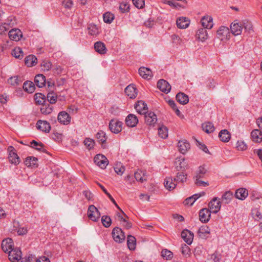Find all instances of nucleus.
I'll use <instances>...</instances> for the list:
<instances>
[{
	"mask_svg": "<svg viewBox=\"0 0 262 262\" xmlns=\"http://www.w3.org/2000/svg\"><path fill=\"white\" fill-rule=\"evenodd\" d=\"M157 87L161 90V91L167 94L171 90V85L168 82L164 80L160 79L157 82Z\"/></svg>",
	"mask_w": 262,
	"mask_h": 262,
	"instance_id": "obj_12",
	"label": "nucleus"
},
{
	"mask_svg": "<svg viewBox=\"0 0 262 262\" xmlns=\"http://www.w3.org/2000/svg\"><path fill=\"white\" fill-rule=\"evenodd\" d=\"M14 247L13 242L11 238H7L4 239L1 244L2 250L5 252H7Z\"/></svg>",
	"mask_w": 262,
	"mask_h": 262,
	"instance_id": "obj_19",
	"label": "nucleus"
},
{
	"mask_svg": "<svg viewBox=\"0 0 262 262\" xmlns=\"http://www.w3.org/2000/svg\"><path fill=\"white\" fill-rule=\"evenodd\" d=\"M8 150L9 151V160L10 162L15 165H18L20 163V159L14 151V147L13 146H9Z\"/></svg>",
	"mask_w": 262,
	"mask_h": 262,
	"instance_id": "obj_8",
	"label": "nucleus"
},
{
	"mask_svg": "<svg viewBox=\"0 0 262 262\" xmlns=\"http://www.w3.org/2000/svg\"><path fill=\"white\" fill-rule=\"evenodd\" d=\"M212 21L213 19L212 17L207 15L204 16L202 18L201 23L204 28L210 29L213 26Z\"/></svg>",
	"mask_w": 262,
	"mask_h": 262,
	"instance_id": "obj_21",
	"label": "nucleus"
},
{
	"mask_svg": "<svg viewBox=\"0 0 262 262\" xmlns=\"http://www.w3.org/2000/svg\"><path fill=\"white\" fill-rule=\"evenodd\" d=\"M100 215L99 211L94 205H91L89 207L88 216L91 220L97 222L99 221Z\"/></svg>",
	"mask_w": 262,
	"mask_h": 262,
	"instance_id": "obj_2",
	"label": "nucleus"
},
{
	"mask_svg": "<svg viewBox=\"0 0 262 262\" xmlns=\"http://www.w3.org/2000/svg\"><path fill=\"white\" fill-rule=\"evenodd\" d=\"M101 222L103 225L106 227H109L112 223V220L111 217L107 215H103L101 217Z\"/></svg>",
	"mask_w": 262,
	"mask_h": 262,
	"instance_id": "obj_54",
	"label": "nucleus"
},
{
	"mask_svg": "<svg viewBox=\"0 0 262 262\" xmlns=\"http://www.w3.org/2000/svg\"><path fill=\"white\" fill-rule=\"evenodd\" d=\"M71 117L69 114L65 111H62L58 114V121L63 125H68L70 123Z\"/></svg>",
	"mask_w": 262,
	"mask_h": 262,
	"instance_id": "obj_9",
	"label": "nucleus"
},
{
	"mask_svg": "<svg viewBox=\"0 0 262 262\" xmlns=\"http://www.w3.org/2000/svg\"><path fill=\"white\" fill-rule=\"evenodd\" d=\"M190 24V20L186 17H181L177 20V27L180 29H185L187 28Z\"/></svg>",
	"mask_w": 262,
	"mask_h": 262,
	"instance_id": "obj_25",
	"label": "nucleus"
},
{
	"mask_svg": "<svg viewBox=\"0 0 262 262\" xmlns=\"http://www.w3.org/2000/svg\"><path fill=\"white\" fill-rule=\"evenodd\" d=\"M9 37L10 39L18 41L23 37L21 31L18 29H13L9 32Z\"/></svg>",
	"mask_w": 262,
	"mask_h": 262,
	"instance_id": "obj_14",
	"label": "nucleus"
},
{
	"mask_svg": "<svg viewBox=\"0 0 262 262\" xmlns=\"http://www.w3.org/2000/svg\"><path fill=\"white\" fill-rule=\"evenodd\" d=\"M25 62L26 65L28 67H31L37 63V58L33 55H29L26 57Z\"/></svg>",
	"mask_w": 262,
	"mask_h": 262,
	"instance_id": "obj_35",
	"label": "nucleus"
},
{
	"mask_svg": "<svg viewBox=\"0 0 262 262\" xmlns=\"http://www.w3.org/2000/svg\"><path fill=\"white\" fill-rule=\"evenodd\" d=\"M94 48L95 51L100 54H105L107 51L105 44L100 41L95 43Z\"/></svg>",
	"mask_w": 262,
	"mask_h": 262,
	"instance_id": "obj_27",
	"label": "nucleus"
},
{
	"mask_svg": "<svg viewBox=\"0 0 262 262\" xmlns=\"http://www.w3.org/2000/svg\"><path fill=\"white\" fill-rule=\"evenodd\" d=\"M12 55L16 58L21 59L24 56V53L20 47H15L12 51Z\"/></svg>",
	"mask_w": 262,
	"mask_h": 262,
	"instance_id": "obj_43",
	"label": "nucleus"
},
{
	"mask_svg": "<svg viewBox=\"0 0 262 262\" xmlns=\"http://www.w3.org/2000/svg\"><path fill=\"white\" fill-rule=\"evenodd\" d=\"M178 147H179L180 151L182 154H184L187 151V150L190 148V144L186 141H179L178 142Z\"/></svg>",
	"mask_w": 262,
	"mask_h": 262,
	"instance_id": "obj_38",
	"label": "nucleus"
},
{
	"mask_svg": "<svg viewBox=\"0 0 262 262\" xmlns=\"http://www.w3.org/2000/svg\"><path fill=\"white\" fill-rule=\"evenodd\" d=\"M219 137L222 142H227L231 138V135L227 129H223L219 133Z\"/></svg>",
	"mask_w": 262,
	"mask_h": 262,
	"instance_id": "obj_33",
	"label": "nucleus"
},
{
	"mask_svg": "<svg viewBox=\"0 0 262 262\" xmlns=\"http://www.w3.org/2000/svg\"><path fill=\"white\" fill-rule=\"evenodd\" d=\"M260 198V194L257 191L253 190L250 194V198L253 201L258 200Z\"/></svg>",
	"mask_w": 262,
	"mask_h": 262,
	"instance_id": "obj_62",
	"label": "nucleus"
},
{
	"mask_svg": "<svg viewBox=\"0 0 262 262\" xmlns=\"http://www.w3.org/2000/svg\"><path fill=\"white\" fill-rule=\"evenodd\" d=\"M196 38L200 41L203 42L205 41L208 37L207 31L206 28H199L196 32Z\"/></svg>",
	"mask_w": 262,
	"mask_h": 262,
	"instance_id": "obj_20",
	"label": "nucleus"
},
{
	"mask_svg": "<svg viewBox=\"0 0 262 262\" xmlns=\"http://www.w3.org/2000/svg\"><path fill=\"white\" fill-rule=\"evenodd\" d=\"M96 138L97 139L98 141L100 143H101V146L103 148H106L107 147L106 144L107 137L104 132L99 130L96 134Z\"/></svg>",
	"mask_w": 262,
	"mask_h": 262,
	"instance_id": "obj_22",
	"label": "nucleus"
},
{
	"mask_svg": "<svg viewBox=\"0 0 262 262\" xmlns=\"http://www.w3.org/2000/svg\"><path fill=\"white\" fill-rule=\"evenodd\" d=\"M209 210L213 213H217L221 207V202L220 199L215 197L213 198L208 203Z\"/></svg>",
	"mask_w": 262,
	"mask_h": 262,
	"instance_id": "obj_3",
	"label": "nucleus"
},
{
	"mask_svg": "<svg viewBox=\"0 0 262 262\" xmlns=\"http://www.w3.org/2000/svg\"><path fill=\"white\" fill-rule=\"evenodd\" d=\"M88 33L91 35H96L99 33V30L96 25H90L88 27Z\"/></svg>",
	"mask_w": 262,
	"mask_h": 262,
	"instance_id": "obj_55",
	"label": "nucleus"
},
{
	"mask_svg": "<svg viewBox=\"0 0 262 262\" xmlns=\"http://www.w3.org/2000/svg\"><path fill=\"white\" fill-rule=\"evenodd\" d=\"M34 99L39 104H42L46 101V96L41 93H36L35 95Z\"/></svg>",
	"mask_w": 262,
	"mask_h": 262,
	"instance_id": "obj_50",
	"label": "nucleus"
},
{
	"mask_svg": "<svg viewBox=\"0 0 262 262\" xmlns=\"http://www.w3.org/2000/svg\"><path fill=\"white\" fill-rule=\"evenodd\" d=\"M84 144L86 148L90 150L93 148L95 145V141L91 138H86L84 141Z\"/></svg>",
	"mask_w": 262,
	"mask_h": 262,
	"instance_id": "obj_56",
	"label": "nucleus"
},
{
	"mask_svg": "<svg viewBox=\"0 0 262 262\" xmlns=\"http://www.w3.org/2000/svg\"><path fill=\"white\" fill-rule=\"evenodd\" d=\"M181 252L185 256H189L190 254V248L185 244H182L181 246Z\"/></svg>",
	"mask_w": 262,
	"mask_h": 262,
	"instance_id": "obj_58",
	"label": "nucleus"
},
{
	"mask_svg": "<svg viewBox=\"0 0 262 262\" xmlns=\"http://www.w3.org/2000/svg\"><path fill=\"white\" fill-rule=\"evenodd\" d=\"M139 73L144 79H150L152 77L151 71L149 68L144 67H141L139 69Z\"/></svg>",
	"mask_w": 262,
	"mask_h": 262,
	"instance_id": "obj_23",
	"label": "nucleus"
},
{
	"mask_svg": "<svg viewBox=\"0 0 262 262\" xmlns=\"http://www.w3.org/2000/svg\"><path fill=\"white\" fill-rule=\"evenodd\" d=\"M251 136L254 142L260 143L262 141V133L260 130H253L251 133Z\"/></svg>",
	"mask_w": 262,
	"mask_h": 262,
	"instance_id": "obj_28",
	"label": "nucleus"
},
{
	"mask_svg": "<svg viewBox=\"0 0 262 262\" xmlns=\"http://www.w3.org/2000/svg\"><path fill=\"white\" fill-rule=\"evenodd\" d=\"M95 163L101 168H105L108 164L107 158L103 155L98 154L94 159Z\"/></svg>",
	"mask_w": 262,
	"mask_h": 262,
	"instance_id": "obj_7",
	"label": "nucleus"
},
{
	"mask_svg": "<svg viewBox=\"0 0 262 262\" xmlns=\"http://www.w3.org/2000/svg\"><path fill=\"white\" fill-rule=\"evenodd\" d=\"M210 228L206 225L202 226L198 230V234L200 237L205 238L210 233Z\"/></svg>",
	"mask_w": 262,
	"mask_h": 262,
	"instance_id": "obj_30",
	"label": "nucleus"
},
{
	"mask_svg": "<svg viewBox=\"0 0 262 262\" xmlns=\"http://www.w3.org/2000/svg\"><path fill=\"white\" fill-rule=\"evenodd\" d=\"M230 37L231 32L227 27L222 26L216 31V37L221 41H227Z\"/></svg>",
	"mask_w": 262,
	"mask_h": 262,
	"instance_id": "obj_1",
	"label": "nucleus"
},
{
	"mask_svg": "<svg viewBox=\"0 0 262 262\" xmlns=\"http://www.w3.org/2000/svg\"><path fill=\"white\" fill-rule=\"evenodd\" d=\"M41 69L45 71H48L52 67V63L50 61H43L41 63Z\"/></svg>",
	"mask_w": 262,
	"mask_h": 262,
	"instance_id": "obj_59",
	"label": "nucleus"
},
{
	"mask_svg": "<svg viewBox=\"0 0 262 262\" xmlns=\"http://www.w3.org/2000/svg\"><path fill=\"white\" fill-rule=\"evenodd\" d=\"M202 127L203 130L208 134L212 133L215 129L213 124L210 122L203 123Z\"/></svg>",
	"mask_w": 262,
	"mask_h": 262,
	"instance_id": "obj_39",
	"label": "nucleus"
},
{
	"mask_svg": "<svg viewBox=\"0 0 262 262\" xmlns=\"http://www.w3.org/2000/svg\"><path fill=\"white\" fill-rule=\"evenodd\" d=\"M125 93L130 98H135L137 95V90L134 84H129L124 90Z\"/></svg>",
	"mask_w": 262,
	"mask_h": 262,
	"instance_id": "obj_18",
	"label": "nucleus"
},
{
	"mask_svg": "<svg viewBox=\"0 0 262 262\" xmlns=\"http://www.w3.org/2000/svg\"><path fill=\"white\" fill-rule=\"evenodd\" d=\"M36 127L45 133H49L51 130V126L50 123L47 121L39 120L36 123Z\"/></svg>",
	"mask_w": 262,
	"mask_h": 262,
	"instance_id": "obj_13",
	"label": "nucleus"
},
{
	"mask_svg": "<svg viewBox=\"0 0 262 262\" xmlns=\"http://www.w3.org/2000/svg\"><path fill=\"white\" fill-rule=\"evenodd\" d=\"M122 124V122L112 119L110 122L109 128L112 133L118 134L121 131Z\"/></svg>",
	"mask_w": 262,
	"mask_h": 262,
	"instance_id": "obj_6",
	"label": "nucleus"
},
{
	"mask_svg": "<svg viewBox=\"0 0 262 262\" xmlns=\"http://www.w3.org/2000/svg\"><path fill=\"white\" fill-rule=\"evenodd\" d=\"M127 244L128 248L131 250H133L136 248V238L132 235H128Z\"/></svg>",
	"mask_w": 262,
	"mask_h": 262,
	"instance_id": "obj_41",
	"label": "nucleus"
},
{
	"mask_svg": "<svg viewBox=\"0 0 262 262\" xmlns=\"http://www.w3.org/2000/svg\"><path fill=\"white\" fill-rule=\"evenodd\" d=\"M161 256L166 260H171L173 257V253L170 250L163 249L161 252Z\"/></svg>",
	"mask_w": 262,
	"mask_h": 262,
	"instance_id": "obj_49",
	"label": "nucleus"
},
{
	"mask_svg": "<svg viewBox=\"0 0 262 262\" xmlns=\"http://www.w3.org/2000/svg\"><path fill=\"white\" fill-rule=\"evenodd\" d=\"M34 82L38 88L43 87L46 83L45 76L41 74H37L34 78Z\"/></svg>",
	"mask_w": 262,
	"mask_h": 262,
	"instance_id": "obj_26",
	"label": "nucleus"
},
{
	"mask_svg": "<svg viewBox=\"0 0 262 262\" xmlns=\"http://www.w3.org/2000/svg\"><path fill=\"white\" fill-rule=\"evenodd\" d=\"M158 134L162 138L165 139L168 137V129L165 126H161L158 128Z\"/></svg>",
	"mask_w": 262,
	"mask_h": 262,
	"instance_id": "obj_48",
	"label": "nucleus"
},
{
	"mask_svg": "<svg viewBox=\"0 0 262 262\" xmlns=\"http://www.w3.org/2000/svg\"><path fill=\"white\" fill-rule=\"evenodd\" d=\"M10 29L9 25L6 23L0 25V34H5Z\"/></svg>",
	"mask_w": 262,
	"mask_h": 262,
	"instance_id": "obj_61",
	"label": "nucleus"
},
{
	"mask_svg": "<svg viewBox=\"0 0 262 262\" xmlns=\"http://www.w3.org/2000/svg\"><path fill=\"white\" fill-rule=\"evenodd\" d=\"M7 252L9 253V260L12 262L19 261L21 258V252L19 249L13 247Z\"/></svg>",
	"mask_w": 262,
	"mask_h": 262,
	"instance_id": "obj_5",
	"label": "nucleus"
},
{
	"mask_svg": "<svg viewBox=\"0 0 262 262\" xmlns=\"http://www.w3.org/2000/svg\"><path fill=\"white\" fill-rule=\"evenodd\" d=\"M248 195L247 189L245 188H239L237 189L235 193V196L240 200H244Z\"/></svg>",
	"mask_w": 262,
	"mask_h": 262,
	"instance_id": "obj_24",
	"label": "nucleus"
},
{
	"mask_svg": "<svg viewBox=\"0 0 262 262\" xmlns=\"http://www.w3.org/2000/svg\"><path fill=\"white\" fill-rule=\"evenodd\" d=\"M182 238L188 245H190L193 239V233L190 231L185 229L181 233Z\"/></svg>",
	"mask_w": 262,
	"mask_h": 262,
	"instance_id": "obj_17",
	"label": "nucleus"
},
{
	"mask_svg": "<svg viewBox=\"0 0 262 262\" xmlns=\"http://www.w3.org/2000/svg\"><path fill=\"white\" fill-rule=\"evenodd\" d=\"M236 148L238 150H245L247 149V145L244 141H238L236 143Z\"/></svg>",
	"mask_w": 262,
	"mask_h": 262,
	"instance_id": "obj_64",
	"label": "nucleus"
},
{
	"mask_svg": "<svg viewBox=\"0 0 262 262\" xmlns=\"http://www.w3.org/2000/svg\"><path fill=\"white\" fill-rule=\"evenodd\" d=\"M211 211L208 208H203L199 212L200 220L202 223L208 222L210 218Z\"/></svg>",
	"mask_w": 262,
	"mask_h": 262,
	"instance_id": "obj_10",
	"label": "nucleus"
},
{
	"mask_svg": "<svg viewBox=\"0 0 262 262\" xmlns=\"http://www.w3.org/2000/svg\"><path fill=\"white\" fill-rule=\"evenodd\" d=\"M144 115H145V123L149 126H154L157 121L156 115L152 112H150L148 113H147Z\"/></svg>",
	"mask_w": 262,
	"mask_h": 262,
	"instance_id": "obj_11",
	"label": "nucleus"
},
{
	"mask_svg": "<svg viewBox=\"0 0 262 262\" xmlns=\"http://www.w3.org/2000/svg\"><path fill=\"white\" fill-rule=\"evenodd\" d=\"M132 1L135 6L138 9L143 8L145 5L144 0H132Z\"/></svg>",
	"mask_w": 262,
	"mask_h": 262,
	"instance_id": "obj_63",
	"label": "nucleus"
},
{
	"mask_svg": "<svg viewBox=\"0 0 262 262\" xmlns=\"http://www.w3.org/2000/svg\"><path fill=\"white\" fill-rule=\"evenodd\" d=\"M176 99L180 104L183 105L188 103L189 102L188 96L182 92H179L177 94Z\"/></svg>",
	"mask_w": 262,
	"mask_h": 262,
	"instance_id": "obj_32",
	"label": "nucleus"
},
{
	"mask_svg": "<svg viewBox=\"0 0 262 262\" xmlns=\"http://www.w3.org/2000/svg\"><path fill=\"white\" fill-rule=\"evenodd\" d=\"M176 164H179V166H176L177 170L179 171L182 170V171L185 169L187 166V163L184 159L178 158L176 159L175 162Z\"/></svg>",
	"mask_w": 262,
	"mask_h": 262,
	"instance_id": "obj_40",
	"label": "nucleus"
},
{
	"mask_svg": "<svg viewBox=\"0 0 262 262\" xmlns=\"http://www.w3.org/2000/svg\"><path fill=\"white\" fill-rule=\"evenodd\" d=\"M114 19V15L109 12H106L103 14V20L105 23L111 24Z\"/></svg>",
	"mask_w": 262,
	"mask_h": 262,
	"instance_id": "obj_53",
	"label": "nucleus"
},
{
	"mask_svg": "<svg viewBox=\"0 0 262 262\" xmlns=\"http://www.w3.org/2000/svg\"><path fill=\"white\" fill-rule=\"evenodd\" d=\"M164 185L165 187L169 191L173 190L176 186L174 179L171 177H168L165 179Z\"/></svg>",
	"mask_w": 262,
	"mask_h": 262,
	"instance_id": "obj_31",
	"label": "nucleus"
},
{
	"mask_svg": "<svg viewBox=\"0 0 262 262\" xmlns=\"http://www.w3.org/2000/svg\"><path fill=\"white\" fill-rule=\"evenodd\" d=\"M125 170V167L121 162L117 163L114 167V170L118 175H122Z\"/></svg>",
	"mask_w": 262,
	"mask_h": 262,
	"instance_id": "obj_46",
	"label": "nucleus"
},
{
	"mask_svg": "<svg viewBox=\"0 0 262 262\" xmlns=\"http://www.w3.org/2000/svg\"><path fill=\"white\" fill-rule=\"evenodd\" d=\"M135 108L140 114H145L147 113L148 107L144 101H138L135 105Z\"/></svg>",
	"mask_w": 262,
	"mask_h": 262,
	"instance_id": "obj_15",
	"label": "nucleus"
},
{
	"mask_svg": "<svg viewBox=\"0 0 262 262\" xmlns=\"http://www.w3.org/2000/svg\"><path fill=\"white\" fill-rule=\"evenodd\" d=\"M38 159L34 157H29L25 160V164L27 167H36L38 166Z\"/></svg>",
	"mask_w": 262,
	"mask_h": 262,
	"instance_id": "obj_36",
	"label": "nucleus"
},
{
	"mask_svg": "<svg viewBox=\"0 0 262 262\" xmlns=\"http://www.w3.org/2000/svg\"><path fill=\"white\" fill-rule=\"evenodd\" d=\"M232 198L233 193L230 191L225 192L222 197L223 202H224L225 204L229 203Z\"/></svg>",
	"mask_w": 262,
	"mask_h": 262,
	"instance_id": "obj_45",
	"label": "nucleus"
},
{
	"mask_svg": "<svg viewBox=\"0 0 262 262\" xmlns=\"http://www.w3.org/2000/svg\"><path fill=\"white\" fill-rule=\"evenodd\" d=\"M231 33L235 36L238 35L242 32L243 27L238 23H232L230 26Z\"/></svg>",
	"mask_w": 262,
	"mask_h": 262,
	"instance_id": "obj_29",
	"label": "nucleus"
},
{
	"mask_svg": "<svg viewBox=\"0 0 262 262\" xmlns=\"http://www.w3.org/2000/svg\"><path fill=\"white\" fill-rule=\"evenodd\" d=\"M186 176V174H185L183 172H178L177 174L176 178H174L173 179L174 181L177 183H183L184 181H186L187 179Z\"/></svg>",
	"mask_w": 262,
	"mask_h": 262,
	"instance_id": "obj_51",
	"label": "nucleus"
},
{
	"mask_svg": "<svg viewBox=\"0 0 262 262\" xmlns=\"http://www.w3.org/2000/svg\"><path fill=\"white\" fill-rule=\"evenodd\" d=\"M170 37L171 42L174 46L181 45L183 42L182 39L177 34H172Z\"/></svg>",
	"mask_w": 262,
	"mask_h": 262,
	"instance_id": "obj_47",
	"label": "nucleus"
},
{
	"mask_svg": "<svg viewBox=\"0 0 262 262\" xmlns=\"http://www.w3.org/2000/svg\"><path fill=\"white\" fill-rule=\"evenodd\" d=\"M119 9L122 13L128 12L129 11V4L127 3H121L119 6Z\"/></svg>",
	"mask_w": 262,
	"mask_h": 262,
	"instance_id": "obj_57",
	"label": "nucleus"
},
{
	"mask_svg": "<svg viewBox=\"0 0 262 262\" xmlns=\"http://www.w3.org/2000/svg\"><path fill=\"white\" fill-rule=\"evenodd\" d=\"M53 108L49 104L47 105H43L40 108V112L42 114L48 115L52 112Z\"/></svg>",
	"mask_w": 262,
	"mask_h": 262,
	"instance_id": "obj_52",
	"label": "nucleus"
},
{
	"mask_svg": "<svg viewBox=\"0 0 262 262\" xmlns=\"http://www.w3.org/2000/svg\"><path fill=\"white\" fill-rule=\"evenodd\" d=\"M47 98L51 104H54L57 101V95L53 91H50L47 96Z\"/></svg>",
	"mask_w": 262,
	"mask_h": 262,
	"instance_id": "obj_44",
	"label": "nucleus"
},
{
	"mask_svg": "<svg viewBox=\"0 0 262 262\" xmlns=\"http://www.w3.org/2000/svg\"><path fill=\"white\" fill-rule=\"evenodd\" d=\"M206 172V169L203 166H200L195 178H202Z\"/></svg>",
	"mask_w": 262,
	"mask_h": 262,
	"instance_id": "obj_60",
	"label": "nucleus"
},
{
	"mask_svg": "<svg viewBox=\"0 0 262 262\" xmlns=\"http://www.w3.org/2000/svg\"><path fill=\"white\" fill-rule=\"evenodd\" d=\"M24 90L29 93L34 92L35 89L34 84L30 81H27L24 83Z\"/></svg>",
	"mask_w": 262,
	"mask_h": 262,
	"instance_id": "obj_37",
	"label": "nucleus"
},
{
	"mask_svg": "<svg viewBox=\"0 0 262 262\" xmlns=\"http://www.w3.org/2000/svg\"><path fill=\"white\" fill-rule=\"evenodd\" d=\"M134 177L137 181L141 183L147 180L146 173L141 170H138L137 172H135Z\"/></svg>",
	"mask_w": 262,
	"mask_h": 262,
	"instance_id": "obj_34",
	"label": "nucleus"
},
{
	"mask_svg": "<svg viewBox=\"0 0 262 262\" xmlns=\"http://www.w3.org/2000/svg\"><path fill=\"white\" fill-rule=\"evenodd\" d=\"M114 241L118 243H122L125 239V235L121 228L116 227L114 228L112 232Z\"/></svg>",
	"mask_w": 262,
	"mask_h": 262,
	"instance_id": "obj_4",
	"label": "nucleus"
},
{
	"mask_svg": "<svg viewBox=\"0 0 262 262\" xmlns=\"http://www.w3.org/2000/svg\"><path fill=\"white\" fill-rule=\"evenodd\" d=\"M125 123L127 126L133 127L138 124V119L136 115L130 114L126 117Z\"/></svg>",
	"mask_w": 262,
	"mask_h": 262,
	"instance_id": "obj_16",
	"label": "nucleus"
},
{
	"mask_svg": "<svg viewBox=\"0 0 262 262\" xmlns=\"http://www.w3.org/2000/svg\"><path fill=\"white\" fill-rule=\"evenodd\" d=\"M31 145L32 147L38 151L46 153L47 152V150L43 148V145L41 142L38 143L35 140H33L31 142Z\"/></svg>",
	"mask_w": 262,
	"mask_h": 262,
	"instance_id": "obj_42",
	"label": "nucleus"
}]
</instances>
